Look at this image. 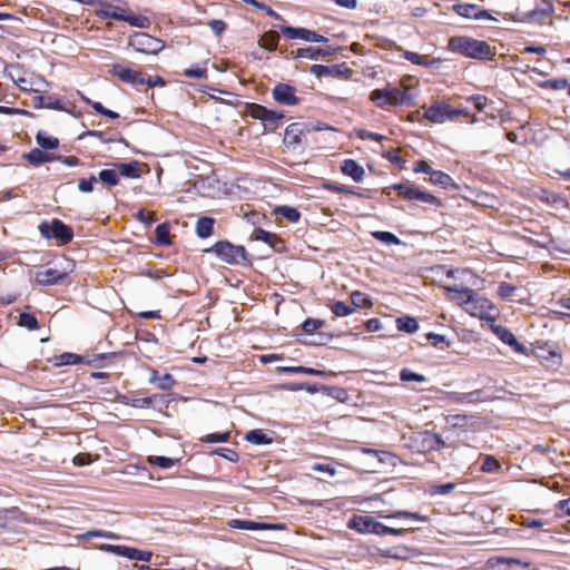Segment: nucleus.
<instances>
[{
  "label": "nucleus",
  "instance_id": "nucleus-1",
  "mask_svg": "<svg viewBox=\"0 0 570 570\" xmlns=\"http://www.w3.org/2000/svg\"><path fill=\"white\" fill-rule=\"evenodd\" d=\"M449 48L453 52L461 53L472 59L492 60L495 56V49L487 41L476 40L465 36L452 37L449 40Z\"/></svg>",
  "mask_w": 570,
  "mask_h": 570
},
{
  "label": "nucleus",
  "instance_id": "nucleus-2",
  "mask_svg": "<svg viewBox=\"0 0 570 570\" xmlns=\"http://www.w3.org/2000/svg\"><path fill=\"white\" fill-rule=\"evenodd\" d=\"M99 7L100 9L97 11V14L101 18H110L117 21H125L130 26L140 29H147L151 24V21L148 17L142 14H135L127 7L114 6L101 0Z\"/></svg>",
  "mask_w": 570,
  "mask_h": 570
},
{
  "label": "nucleus",
  "instance_id": "nucleus-3",
  "mask_svg": "<svg viewBox=\"0 0 570 570\" xmlns=\"http://www.w3.org/2000/svg\"><path fill=\"white\" fill-rule=\"evenodd\" d=\"M395 190L397 195L409 202H419L423 204H429L433 206H441V202L434 195L420 189L413 183L406 180L404 183H399L391 185L384 189V193L390 196L391 191Z\"/></svg>",
  "mask_w": 570,
  "mask_h": 570
},
{
  "label": "nucleus",
  "instance_id": "nucleus-4",
  "mask_svg": "<svg viewBox=\"0 0 570 570\" xmlns=\"http://www.w3.org/2000/svg\"><path fill=\"white\" fill-rule=\"evenodd\" d=\"M370 99L379 108L387 106H412L413 98L396 87H386L384 89H375L371 92Z\"/></svg>",
  "mask_w": 570,
  "mask_h": 570
},
{
  "label": "nucleus",
  "instance_id": "nucleus-5",
  "mask_svg": "<svg viewBox=\"0 0 570 570\" xmlns=\"http://www.w3.org/2000/svg\"><path fill=\"white\" fill-rule=\"evenodd\" d=\"M6 76L10 78L20 90L27 92H41L47 82L41 77L28 75L20 65H11L6 68Z\"/></svg>",
  "mask_w": 570,
  "mask_h": 570
},
{
  "label": "nucleus",
  "instance_id": "nucleus-6",
  "mask_svg": "<svg viewBox=\"0 0 570 570\" xmlns=\"http://www.w3.org/2000/svg\"><path fill=\"white\" fill-rule=\"evenodd\" d=\"M39 232L43 238L56 239L59 245H67L73 238L72 228L58 218L42 222L39 225Z\"/></svg>",
  "mask_w": 570,
  "mask_h": 570
},
{
  "label": "nucleus",
  "instance_id": "nucleus-7",
  "mask_svg": "<svg viewBox=\"0 0 570 570\" xmlns=\"http://www.w3.org/2000/svg\"><path fill=\"white\" fill-rule=\"evenodd\" d=\"M208 252H213L227 264L237 265L249 261L244 246L234 245L227 240L217 242Z\"/></svg>",
  "mask_w": 570,
  "mask_h": 570
},
{
  "label": "nucleus",
  "instance_id": "nucleus-8",
  "mask_svg": "<svg viewBox=\"0 0 570 570\" xmlns=\"http://www.w3.org/2000/svg\"><path fill=\"white\" fill-rule=\"evenodd\" d=\"M358 451H361L362 454L367 459L366 461L362 462V471L365 473L377 472L386 465L395 464V456L387 451L374 450L370 448H358Z\"/></svg>",
  "mask_w": 570,
  "mask_h": 570
},
{
  "label": "nucleus",
  "instance_id": "nucleus-9",
  "mask_svg": "<svg viewBox=\"0 0 570 570\" xmlns=\"http://www.w3.org/2000/svg\"><path fill=\"white\" fill-rule=\"evenodd\" d=\"M129 46L146 55H157L165 48V42L146 32H136L129 38Z\"/></svg>",
  "mask_w": 570,
  "mask_h": 570
},
{
  "label": "nucleus",
  "instance_id": "nucleus-10",
  "mask_svg": "<svg viewBox=\"0 0 570 570\" xmlns=\"http://www.w3.org/2000/svg\"><path fill=\"white\" fill-rule=\"evenodd\" d=\"M460 115H465L463 109L436 101L425 110L424 117L432 122L442 124L446 120H453Z\"/></svg>",
  "mask_w": 570,
  "mask_h": 570
},
{
  "label": "nucleus",
  "instance_id": "nucleus-11",
  "mask_svg": "<svg viewBox=\"0 0 570 570\" xmlns=\"http://www.w3.org/2000/svg\"><path fill=\"white\" fill-rule=\"evenodd\" d=\"M112 76L117 77L120 81L139 87L145 85V75L140 70L134 69L128 65L115 63L111 66Z\"/></svg>",
  "mask_w": 570,
  "mask_h": 570
},
{
  "label": "nucleus",
  "instance_id": "nucleus-12",
  "mask_svg": "<svg viewBox=\"0 0 570 570\" xmlns=\"http://www.w3.org/2000/svg\"><path fill=\"white\" fill-rule=\"evenodd\" d=\"M273 99L284 106H296L299 104V98L296 96L295 87L279 82L272 90Z\"/></svg>",
  "mask_w": 570,
  "mask_h": 570
},
{
  "label": "nucleus",
  "instance_id": "nucleus-13",
  "mask_svg": "<svg viewBox=\"0 0 570 570\" xmlns=\"http://www.w3.org/2000/svg\"><path fill=\"white\" fill-rule=\"evenodd\" d=\"M101 548L106 551L114 552L117 556L126 557L130 560L149 562L153 557V553L150 551L139 550L127 546L105 544Z\"/></svg>",
  "mask_w": 570,
  "mask_h": 570
},
{
  "label": "nucleus",
  "instance_id": "nucleus-14",
  "mask_svg": "<svg viewBox=\"0 0 570 570\" xmlns=\"http://www.w3.org/2000/svg\"><path fill=\"white\" fill-rule=\"evenodd\" d=\"M281 31L283 36L286 37L287 39H302L311 42L327 41V38H325L324 36L305 28L282 27Z\"/></svg>",
  "mask_w": 570,
  "mask_h": 570
},
{
  "label": "nucleus",
  "instance_id": "nucleus-15",
  "mask_svg": "<svg viewBox=\"0 0 570 570\" xmlns=\"http://www.w3.org/2000/svg\"><path fill=\"white\" fill-rule=\"evenodd\" d=\"M67 276L68 274L66 272L52 267H46L36 273L35 279L39 285L51 286L62 283Z\"/></svg>",
  "mask_w": 570,
  "mask_h": 570
},
{
  "label": "nucleus",
  "instance_id": "nucleus-16",
  "mask_svg": "<svg viewBox=\"0 0 570 570\" xmlns=\"http://www.w3.org/2000/svg\"><path fill=\"white\" fill-rule=\"evenodd\" d=\"M250 239L263 242L278 253L285 249V243L279 236L263 228H255Z\"/></svg>",
  "mask_w": 570,
  "mask_h": 570
},
{
  "label": "nucleus",
  "instance_id": "nucleus-17",
  "mask_svg": "<svg viewBox=\"0 0 570 570\" xmlns=\"http://www.w3.org/2000/svg\"><path fill=\"white\" fill-rule=\"evenodd\" d=\"M227 525L232 529L239 530H279L284 527L281 524L266 523V522H256L252 520H240V519H232L227 522Z\"/></svg>",
  "mask_w": 570,
  "mask_h": 570
},
{
  "label": "nucleus",
  "instance_id": "nucleus-18",
  "mask_svg": "<svg viewBox=\"0 0 570 570\" xmlns=\"http://www.w3.org/2000/svg\"><path fill=\"white\" fill-rule=\"evenodd\" d=\"M493 331L497 334V336L504 344L512 347L514 352L520 353V354H525L527 347L518 341V338L511 331H509L508 328L500 326V325L495 326L493 328Z\"/></svg>",
  "mask_w": 570,
  "mask_h": 570
},
{
  "label": "nucleus",
  "instance_id": "nucleus-19",
  "mask_svg": "<svg viewBox=\"0 0 570 570\" xmlns=\"http://www.w3.org/2000/svg\"><path fill=\"white\" fill-rule=\"evenodd\" d=\"M386 525L371 515H358V532L385 535Z\"/></svg>",
  "mask_w": 570,
  "mask_h": 570
},
{
  "label": "nucleus",
  "instance_id": "nucleus-20",
  "mask_svg": "<svg viewBox=\"0 0 570 570\" xmlns=\"http://www.w3.org/2000/svg\"><path fill=\"white\" fill-rule=\"evenodd\" d=\"M448 292L452 293L453 299L461 305L474 303V297L476 296L473 289L459 285L448 287Z\"/></svg>",
  "mask_w": 570,
  "mask_h": 570
},
{
  "label": "nucleus",
  "instance_id": "nucleus-21",
  "mask_svg": "<svg viewBox=\"0 0 570 570\" xmlns=\"http://www.w3.org/2000/svg\"><path fill=\"white\" fill-rule=\"evenodd\" d=\"M52 363L55 366H65V365H77L87 363L90 364L91 361H87L83 356L71 353V352H65L59 355H55L52 358Z\"/></svg>",
  "mask_w": 570,
  "mask_h": 570
},
{
  "label": "nucleus",
  "instance_id": "nucleus-22",
  "mask_svg": "<svg viewBox=\"0 0 570 570\" xmlns=\"http://www.w3.org/2000/svg\"><path fill=\"white\" fill-rule=\"evenodd\" d=\"M493 397L485 394L484 390H474L469 393H461L455 395V401L461 403H478L491 401Z\"/></svg>",
  "mask_w": 570,
  "mask_h": 570
},
{
  "label": "nucleus",
  "instance_id": "nucleus-23",
  "mask_svg": "<svg viewBox=\"0 0 570 570\" xmlns=\"http://www.w3.org/2000/svg\"><path fill=\"white\" fill-rule=\"evenodd\" d=\"M114 166L117 168L118 174L126 178H139L141 176V170L137 160H132L130 163H118Z\"/></svg>",
  "mask_w": 570,
  "mask_h": 570
},
{
  "label": "nucleus",
  "instance_id": "nucleus-24",
  "mask_svg": "<svg viewBox=\"0 0 570 570\" xmlns=\"http://www.w3.org/2000/svg\"><path fill=\"white\" fill-rule=\"evenodd\" d=\"M149 383L157 384L158 389L163 391H170L174 387L176 381L171 374L166 373L163 376H159L156 370H151Z\"/></svg>",
  "mask_w": 570,
  "mask_h": 570
},
{
  "label": "nucleus",
  "instance_id": "nucleus-25",
  "mask_svg": "<svg viewBox=\"0 0 570 570\" xmlns=\"http://www.w3.org/2000/svg\"><path fill=\"white\" fill-rule=\"evenodd\" d=\"M355 297H356V292L351 293L352 305H347L346 303L341 302V301H335V302H332L331 304H328V306L335 316H338V317L346 316L354 312V306H356V303L354 302Z\"/></svg>",
  "mask_w": 570,
  "mask_h": 570
},
{
  "label": "nucleus",
  "instance_id": "nucleus-26",
  "mask_svg": "<svg viewBox=\"0 0 570 570\" xmlns=\"http://www.w3.org/2000/svg\"><path fill=\"white\" fill-rule=\"evenodd\" d=\"M283 111H275L267 109V115L262 121L265 130L275 131L277 128L282 126V120L284 119Z\"/></svg>",
  "mask_w": 570,
  "mask_h": 570
},
{
  "label": "nucleus",
  "instance_id": "nucleus-27",
  "mask_svg": "<svg viewBox=\"0 0 570 570\" xmlns=\"http://www.w3.org/2000/svg\"><path fill=\"white\" fill-rule=\"evenodd\" d=\"M435 436H436V433H433L430 431L421 432L416 436V442L419 443L417 451L419 452L434 451Z\"/></svg>",
  "mask_w": 570,
  "mask_h": 570
},
{
  "label": "nucleus",
  "instance_id": "nucleus-28",
  "mask_svg": "<svg viewBox=\"0 0 570 570\" xmlns=\"http://www.w3.org/2000/svg\"><path fill=\"white\" fill-rule=\"evenodd\" d=\"M553 12L551 2H542L539 7L528 13V19L531 21H542Z\"/></svg>",
  "mask_w": 570,
  "mask_h": 570
},
{
  "label": "nucleus",
  "instance_id": "nucleus-29",
  "mask_svg": "<svg viewBox=\"0 0 570 570\" xmlns=\"http://www.w3.org/2000/svg\"><path fill=\"white\" fill-rule=\"evenodd\" d=\"M429 180L433 185L440 186L442 188H449V187L456 188V185H455L454 180L452 179V177L449 174L441 171V170H434L433 173H431Z\"/></svg>",
  "mask_w": 570,
  "mask_h": 570
},
{
  "label": "nucleus",
  "instance_id": "nucleus-30",
  "mask_svg": "<svg viewBox=\"0 0 570 570\" xmlns=\"http://www.w3.org/2000/svg\"><path fill=\"white\" fill-rule=\"evenodd\" d=\"M215 219L212 217H200L196 224V233L200 238L209 237L214 232Z\"/></svg>",
  "mask_w": 570,
  "mask_h": 570
},
{
  "label": "nucleus",
  "instance_id": "nucleus-31",
  "mask_svg": "<svg viewBox=\"0 0 570 570\" xmlns=\"http://www.w3.org/2000/svg\"><path fill=\"white\" fill-rule=\"evenodd\" d=\"M396 327L401 332L405 333H415L419 330V323L417 320L413 316H401L396 318Z\"/></svg>",
  "mask_w": 570,
  "mask_h": 570
},
{
  "label": "nucleus",
  "instance_id": "nucleus-32",
  "mask_svg": "<svg viewBox=\"0 0 570 570\" xmlns=\"http://www.w3.org/2000/svg\"><path fill=\"white\" fill-rule=\"evenodd\" d=\"M278 41L279 35L274 30H269L261 37L258 45L268 51H275L277 49Z\"/></svg>",
  "mask_w": 570,
  "mask_h": 570
},
{
  "label": "nucleus",
  "instance_id": "nucleus-33",
  "mask_svg": "<svg viewBox=\"0 0 570 570\" xmlns=\"http://www.w3.org/2000/svg\"><path fill=\"white\" fill-rule=\"evenodd\" d=\"M24 157L33 166H40L52 160V157L49 154L39 148L31 149L28 154L24 155Z\"/></svg>",
  "mask_w": 570,
  "mask_h": 570
},
{
  "label": "nucleus",
  "instance_id": "nucleus-34",
  "mask_svg": "<svg viewBox=\"0 0 570 570\" xmlns=\"http://www.w3.org/2000/svg\"><path fill=\"white\" fill-rule=\"evenodd\" d=\"M330 52L325 49L321 48H314V47H307V48H301L296 51H292V56L294 58H308V59H317L321 56H326Z\"/></svg>",
  "mask_w": 570,
  "mask_h": 570
},
{
  "label": "nucleus",
  "instance_id": "nucleus-35",
  "mask_svg": "<svg viewBox=\"0 0 570 570\" xmlns=\"http://www.w3.org/2000/svg\"><path fill=\"white\" fill-rule=\"evenodd\" d=\"M478 7L472 3H456L452 6V10L463 18L475 20Z\"/></svg>",
  "mask_w": 570,
  "mask_h": 570
},
{
  "label": "nucleus",
  "instance_id": "nucleus-36",
  "mask_svg": "<svg viewBox=\"0 0 570 570\" xmlns=\"http://www.w3.org/2000/svg\"><path fill=\"white\" fill-rule=\"evenodd\" d=\"M36 141L42 149L47 150L56 149L59 146V139L47 135L45 131H38Z\"/></svg>",
  "mask_w": 570,
  "mask_h": 570
},
{
  "label": "nucleus",
  "instance_id": "nucleus-37",
  "mask_svg": "<svg viewBox=\"0 0 570 570\" xmlns=\"http://www.w3.org/2000/svg\"><path fill=\"white\" fill-rule=\"evenodd\" d=\"M301 134L298 124H291L285 129L284 140L288 145H297L301 142Z\"/></svg>",
  "mask_w": 570,
  "mask_h": 570
},
{
  "label": "nucleus",
  "instance_id": "nucleus-38",
  "mask_svg": "<svg viewBox=\"0 0 570 570\" xmlns=\"http://www.w3.org/2000/svg\"><path fill=\"white\" fill-rule=\"evenodd\" d=\"M275 215H281L286 218L289 223H296L301 218V213L295 207L278 206L274 209Z\"/></svg>",
  "mask_w": 570,
  "mask_h": 570
},
{
  "label": "nucleus",
  "instance_id": "nucleus-39",
  "mask_svg": "<svg viewBox=\"0 0 570 570\" xmlns=\"http://www.w3.org/2000/svg\"><path fill=\"white\" fill-rule=\"evenodd\" d=\"M245 439H246V441H248V442H250L253 444H256V445L272 443V439L268 438L267 434L264 433L259 429L250 430L249 432H247Z\"/></svg>",
  "mask_w": 570,
  "mask_h": 570
},
{
  "label": "nucleus",
  "instance_id": "nucleus-40",
  "mask_svg": "<svg viewBox=\"0 0 570 570\" xmlns=\"http://www.w3.org/2000/svg\"><path fill=\"white\" fill-rule=\"evenodd\" d=\"M181 75L187 78L206 79L207 78V61L203 62L202 66L197 65L195 67L184 69Z\"/></svg>",
  "mask_w": 570,
  "mask_h": 570
},
{
  "label": "nucleus",
  "instance_id": "nucleus-41",
  "mask_svg": "<svg viewBox=\"0 0 570 570\" xmlns=\"http://www.w3.org/2000/svg\"><path fill=\"white\" fill-rule=\"evenodd\" d=\"M99 179L108 187H114L119 183V174L117 168L115 169H102L99 173Z\"/></svg>",
  "mask_w": 570,
  "mask_h": 570
},
{
  "label": "nucleus",
  "instance_id": "nucleus-42",
  "mask_svg": "<svg viewBox=\"0 0 570 570\" xmlns=\"http://www.w3.org/2000/svg\"><path fill=\"white\" fill-rule=\"evenodd\" d=\"M245 111L253 119H257L261 121H263L267 115V108L255 102L247 104Z\"/></svg>",
  "mask_w": 570,
  "mask_h": 570
},
{
  "label": "nucleus",
  "instance_id": "nucleus-43",
  "mask_svg": "<svg viewBox=\"0 0 570 570\" xmlns=\"http://www.w3.org/2000/svg\"><path fill=\"white\" fill-rule=\"evenodd\" d=\"M148 462L161 469H169L180 462V459H171L167 456L156 455L149 456Z\"/></svg>",
  "mask_w": 570,
  "mask_h": 570
},
{
  "label": "nucleus",
  "instance_id": "nucleus-44",
  "mask_svg": "<svg viewBox=\"0 0 570 570\" xmlns=\"http://www.w3.org/2000/svg\"><path fill=\"white\" fill-rule=\"evenodd\" d=\"M372 236L375 239H377L386 245H400L401 244V239L391 232L376 230V232L372 233Z\"/></svg>",
  "mask_w": 570,
  "mask_h": 570
},
{
  "label": "nucleus",
  "instance_id": "nucleus-45",
  "mask_svg": "<svg viewBox=\"0 0 570 570\" xmlns=\"http://www.w3.org/2000/svg\"><path fill=\"white\" fill-rule=\"evenodd\" d=\"M18 325L26 327L30 331H35V330L39 328V323H38V320L36 318V316L30 313H26V312H23L19 315Z\"/></svg>",
  "mask_w": 570,
  "mask_h": 570
},
{
  "label": "nucleus",
  "instance_id": "nucleus-46",
  "mask_svg": "<svg viewBox=\"0 0 570 570\" xmlns=\"http://www.w3.org/2000/svg\"><path fill=\"white\" fill-rule=\"evenodd\" d=\"M156 243L159 245H169V227L166 224H160L155 230Z\"/></svg>",
  "mask_w": 570,
  "mask_h": 570
},
{
  "label": "nucleus",
  "instance_id": "nucleus-47",
  "mask_svg": "<svg viewBox=\"0 0 570 570\" xmlns=\"http://www.w3.org/2000/svg\"><path fill=\"white\" fill-rule=\"evenodd\" d=\"M400 380L403 382L423 383L426 381V377L422 374L411 371L410 368H402L400 372Z\"/></svg>",
  "mask_w": 570,
  "mask_h": 570
},
{
  "label": "nucleus",
  "instance_id": "nucleus-48",
  "mask_svg": "<svg viewBox=\"0 0 570 570\" xmlns=\"http://www.w3.org/2000/svg\"><path fill=\"white\" fill-rule=\"evenodd\" d=\"M385 518L386 519H401V518H405V519H413V520H417V521H425L426 520L425 517L421 515L417 512H410V511H402V510L394 511L391 514L385 515Z\"/></svg>",
  "mask_w": 570,
  "mask_h": 570
},
{
  "label": "nucleus",
  "instance_id": "nucleus-49",
  "mask_svg": "<svg viewBox=\"0 0 570 570\" xmlns=\"http://www.w3.org/2000/svg\"><path fill=\"white\" fill-rule=\"evenodd\" d=\"M230 439V432H216L209 433L200 439L202 442L205 443H218V442H228Z\"/></svg>",
  "mask_w": 570,
  "mask_h": 570
},
{
  "label": "nucleus",
  "instance_id": "nucleus-50",
  "mask_svg": "<svg viewBox=\"0 0 570 570\" xmlns=\"http://www.w3.org/2000/svg\"><path fill=\"white\" fill-rule=\"evenodd\" d=\"M213 454L219 455V456L228 460L229 462H234V463L238 462V460H239L238 452L233 449H228V448H218L213 451Z\"/></svg>",
  "mask_w": 570,
  "mask_h": 570
},
{
  "label": "nucleus",
  "instance_id": "nucleus-51",
  "mask_svg": "<svg viewBox=\"0 0 570 570\" xmlns=\"http://www.w3.org/2000/svg\"><path fill=\"white\" fill-rule=\"evenodd\" d=\"M409 552H410L409 548H406V547H399V548L389 549V550L382 552V556L383 557H387V558H393V559L402 560V559H406L407 558Z\"/></svg>",
  "mask_w": 570,
  "mask_h": 570
},
{
  "label": "nucleus",
  "instance_id": "nucleus-52",
  "mask_svg": "<svg viewBox=\"0 0 570 570\" xmlns=\"http://www.w3.org/2000/svg\"><path fill=\"white\" fill-rule=\"evenodd\" d=\"M157 399L163 400L164 396L163 395H158V394H154L151 396H146V397H141V399H135V400H132L131 405L135 406V407L148 409V407L153 406L154 401L157 400Z\"/></svg>",
  "mask_w": 570,
  "mask_h": 570
},
{
  "label": "nucleus",
  "instance_id": "nucleus-53",
  "mask_svg": "<svg viewBox=\"0 0 570 570\" xmlns=\"http://www.w3.org/2000/svg\"><path fill=\"white\" fill-rule=\"evenodd\" d=\"M517 287L509 283H501L498 287V295L508 301H512Z\"/></svg>",
  "mask_w": 570,
  "mask_h": 570
},
{
  "label": "nucleus",
  "instance_id": "nucleus-54",
  "mask_svg": "<svg viewBox=\"0 0 570 570\" xmlns=\"http://www.w3.org/2000/svg\"><path fill=\"white\" fill-rule=\"evenodd\" d=\"M324 322L315 318H307L304 321L302 328L306 334H313L323 326Z\"/></svg>",
  "mask_w": 570,
  "mask_h": 570
},
{
  "label": "nucleus",
  "instance_id": "nucleus-55",
  "mask_svg": "<svg viewBox=\"0 0 570 570\" xmlns=\"http://www.w3.org/2000/svg\"><path fill=\"white\" fill-rule=\"evenodd\" d=\"M341 170L343 174L351 176L354 180H356V160H354V159L344 160L341 166Z\"/></svg>",
  "mask_w": 570,
  "mask_h": 570
},
{
  "label": "nucleus",
  "instance_id": "nucleus-56",
  "mask_svg": "<svg viewBox=\"0 0 570 570\" xmlns=\"http://www.w3.org/2000/svg\"><path fill=\"white\" fill-rule=\"evenodd\" d=\"M500 469L499 462L490 455H487L482 462L481 470L483 472H495Z\"/></svg>",
  "mask_w": 570,
  "mask_h": 570
},
{
  "label": "nucleus",
  "instance_id": "nucleus-57",
  "mask_svg": "<svg viewBox=\"0 0 570 570\" xmlns=\"http://www.w3.org/2000/svg\"><path fill=\"white\" fill-rule=\"evenodd\" d=\"M403 57L417 66H426L429 63L428 59L424 56H421L413 51H404Z\"/></svg>",
  "mask_w": 570,
  "mask_h": 570
},
{
  "label": "nucleus",
  "instance_id": "nucleus-58",
  "mask_svg": "<svg viewBox=\"0 0 570 570\" xmlns=\"http://www.w3.org/2000/svg\"><path fill=\"white\" fill-rule=\"evenodd\" d=\"M97 183V178L91 175L89 178H82L78 183V188L82 193H91L94 190V185Z\"/></svg>",
  "mask_w": 570,
  "mask_h": 570
},
{
  "label": "nucleus",
  "instance_id": "nucleus-59",
  "mask_svg": "<svg viewBox=\"0 0 570 570\" xmlns=\"http://www.w3.org/2000/svg\"><path fill=\"white\" fill-rule=\"evenodd\" d=\"M541 86L551 88L553 90H560L564 89L568 86V80L564 78L549 79L544 81Z\"/></svg>",
  "mask_w": 570,
  "mask_h": 570
},
{
  "label": "nucleus",
  "instance_id": "nucleus-60",
  "mask_svg": "<svg viewBox=\"0 0 570 570\" xmlns=\"http://www.w3.org/2000/svg\"><path fill=\"white\" fill-rule=\"evenodd\" d=\"M281 371H283L285 373H299V374H309V375L317 374L316 370L311 368V367H305V366H285V367H281Z\"/></svg>",
  "mask_w": 570,
  "mask_h": 570
},
{
  "label": "nucleus",
  "instance_id": "nucleus-61",
  "mask_svg": "<svg viewBox=\"0 0 570 570\" xmlns=\"http://www.w3.org/2000/svg\"><path fill=\"white\" fill-rule=\"evenodd\" d=\"M474 308L480 309V314L484 313L488 309H492L493 306L491 302L484 297H479L478 295L474 297V303H472Z\"/></svg>",
  "mask_w": 570,
  "mask_h": 570
},
{
  "label": "nucleus",
  "instance_id": "nucleus-62",
  "mask_svg": "<svg viewBox=\"0 0 570 570\" xmlns=\"http://www.w3.org/2000/svg\"><path fill=\"white\" fill-rule=\"evenodd\" d=\"M145 85H147L149 88L164 87L166 81L160 76H149L145 77Z\"/></svg>",
  "mask_w": 570,
  "mask_h": 570
},
{
  "label": "nucleus",
  "instance_id": "nucleus-63",
  "mask_svg": "<svg viewBox=\"0 0 570 570\" xmlns=\"http://www.w3.org/2000/svg\"><path fill=\"white\" fill-rule=\"evenodd\" d=\"M413 171L414 173H424V174H428L429 176H431V173H433L434 169H432V167L429 165L428 161L419 160L414 164Z\"/></svg>",
  "mask_w": 570,
  "mask_h": 570
},
{
  "label": "nucleus",
  "instance_id": "nucleus-64",
  "mask_svg": "<svg viewBox=\"0 0 570 570\" xmlns=\"http://www.w3.org/2000/svg\"><path fill=\"white\" fill-rule=\"evenodd\" d=\"M478 111H482L487 106V98L484 96H472L468 99Z\"/></svg>",
  "mask_w": 570,
  "mask_h": 570
}]
</instances>
